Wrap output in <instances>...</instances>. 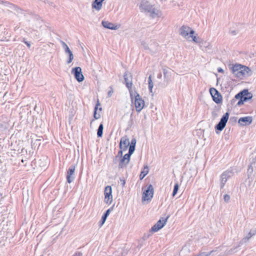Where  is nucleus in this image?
I'll return each mask as SVG.
<instances>
[{
	"label": "nucleus",
	"instance_id": "603ef678",
	"mask_svg": "<svg viewBox=\"0 0 256 256\" xmlns=\"http://www.w3.org/2000/svg\"><path fill=\"white\" fill-rule=\"evenodd\" d=\"M246 97H248V94H246Z\"/></svg>",
	"mask_w": 256,
	"mask_h": 256
},
{
	"label": "nucleus",
	"instance_id": "c03bdc74",
	"mask_svg": "<svg viewBox=\"0 0 256 256\" xmlns=\"http://www.w3.org/2000/svg\"><path fill=\"white\" fill-rule=\"evenodd\" d=\"M218 71L219 72L224 73V71L221 68H218Z\"/></svg>",
	"mask_w": 256,
	"mask_h": 256
},
{
	"label": "nucleus",
	"instance_id": "f03ea898",
	"mask_svg": "<svg viewBox=\"0 0 256 256\" xmlns=\"http://www.w3.org/2000/svg\"><path fill=\"white\" fill-rule=\"evenodd\" d=\"M134 98V104L137 112H140L144 106V102L136 92L134 91L132 100Z\"/></svg>",
	"mask_w": 256,
	"mask_h": 256
},
{
	"label": "nucleus",
	"instance_id": "bb28decb",
	"mask_svg": "<svg viewBox=\"0 0 256 256\" xmlns=\"http://www.w3.org/2000/svg\"><path fill=\"white\" fill-rule=\"evenodd\" d=\"M60 43H61V44L64 50V52L66 53V54H68L69 52H70L71 51V50L70 49L69 47L66 44V43L62 40H60Z\"/></svg>",
	"mask_w": 256,
	"mask_h": 256
},
{
	"label": "nucleus",
	"instance_id": "ea45409f",
	"mask_svg": "<svg viewBox=\"0 0 256 256\" xmlns=\"http://www.w3.org/2000/svg\"><path fill=\"white\" fill-rule=\"evenodd\" d=\"M82 256V254L81 252H76L73 255V256Z\"/></svg>",
	"mask_w": 256,
	"mask_h": 256
},
{
	"label": "nucleus",
	"instance_id": "aec40b11",
	"mask_svg": "<svg viewBox=\"0 0 256 256\" xmlns=\"http://www.w3.org/2000/svg\"><path fill=\"white\" fill-rule=\"evenodd\" d=\"M242 92H246L242 94V96L241 98V99L244 102H246L248 100H250L252 98V94L251 93L249 92L248 90H242Z\"/></svg>",
	"mask_w": 256,
	"mask_h": 256
},
{
	"label": "nucleus",
	"instance_id": "a19ab883",
	"mask_svg": "<svg viewBox=\"0 0 256 256\" xmlns=\"http://www.w3.org/2000/svg\"><path fill=\"white\" fill-rule=\"evenodd\" d=\"M244 102L242 99H240V100L238 102V106H240V105H242V104H244Z\"/></svg>",
	"mask_w": 256,
	"mask_h": 256
},
{
	"label": "nucleus",
	"instance_id": "4c0bfd02",
	"mask_svg": "<svg viewBox=\"0 0 256 256\" xmlns=\"http://www.w3.org/2000/svg\"><path fill=\"white\" fill-rule=\"evenodd\" d=\"M142 46H143V48L145 49V50H148V44H146V42L142 41Z\"/></svg>",
	"mask_w": 256,
	"mask_h": 256
},
{
	"label": "nucleus",
	"instance_id": "473e14b6",
	"mask_svg": "<svg viewBox=\"0 0 256 256\" xmlns=\"http://www.w3.org/2000/svg\"><path fill=\"white\" fill-rule=\"evenodd\" d=\"M178 190V183L176 184L174 186L173 192H172V196H174L176 194Z\"/></svg>",
	"mask_w": 256,
	"mask_h": 256
},
{
	"label": "nucleus",
	"instance_id": "cd10ccee",
	"mask_svg": "<svg viewBox=\"0 0 256 256\" xmlns=\"http://www.w3.org/2000/svg\"><path fill=\"white\" fill-rule=\"evenodd\" d=\"M104 126L102 124H100L97 132V135L98 137H102L103 133Z\"/></svg>",
	"mask_w": 256,
	"mask_h": 256
},
{
	"label": "nucleus",
	"instance_id": "4be33fe9",
	"mask_svg": "<svg viewBox=\"0 0 256 256\" xmlns=\"http://www.w3.org/2000/svg\"><path fill=\"white\" fill-rule=\"evenodd\" d=\"M136 138H133L130 144V147H129V150L128 152H130V154H133L134 150H135V146L136 144Z\"/></svg>",
	"mask_w": 256,
	"mask_h": 256
},
{
	"label": "nucleus",
	"instance_id": "f3484780",
	"mask_svg": "<svg viewBox=\"0 0 256 256\" xmlns=\"http://www.w3.org/2000/svg\"><path fill=\"white\" fill-rule=\"evenodd\" d=\"M102 24L104 28L112 30H116L120 26V24H116L108 21L104 20L102 22Z\"/></svg>",
	"mask_w": 256,
	"mask_h": 256
},
{
	"label": "nucleus",
	"instance_id": "6ab92c4d",
	"mask_svg": "<svg viewBox=\"0 0 256 256\" xmlns=\"http://www.w3.org/2000/svg\"><path fill=\"white\" fill-rule=\"evenodd\" d=\"M252 118L251 116L240 118L238 120V123L242 125H248L252 122Z\"/></svg>",
	"mask_w": 256,
	"mask_h": 256
},
{
	"label": "nucleus",
	"instance_id": "c85d7f7f",
	"mask_svg": "<svg viewBox=\"0 0 256 256\" xmlns=\"http://www.w3.org/2000/svg\"><path fill=\"white\" fill-rule=\"evenodd\" d=\"M110 209H108V210L106 213L102 216V224L106 221L108 216L109 215L110 212Z\"/></svg>",
	"mask_w": 256,
	"mask_h": 256
},
{
	"label": "nucleus",
	"instance_id": "0eeeda50",
	"mask_svg": "<svg viewBox=\"0 0 256 256\" xmlns=\"http://www.w3.org/2000/svg\"><path fill=\"white\" fill-rule=\"evenodd\" d=\"M153 5L150 0H142L138 4V7L140 12L144 13Z\"/></svg>",
	"mask_w": 256,
	"mask_h": 256
},
{
	"label": "nucleus",
	"instance_id": "423d86ee",
	"mask_svg": "<svg viewBox=\"0 0 256 256\" xmlns=\"http://www.w3.org/2000/svg\"><path fill=\"white\" fill-rule=\"evenodd\" d=\"M180 34L182 36L189 40L190 38V35L194 34V31L192 30L190 28L184 26L180 28Z\"/></svg>",
	"mask_w": 256,
	"mask_h": 256
},
{
	"label": "nucleus",
	"instance_id": "4468645a",
	"mask_svg": "<svg viewBox=\"0 0 256 256\" xmlns=\"http://www.w3.org/2000/svg\"><path fill=\"white\" fill-rule=\"evenodd\" d=\"M168 217L166 218H162L160 219L152 228V230L154 232H156L161 229L166 224Z\"/></svg>",
	"mask_w": 256,
	"mask_h": 256
},
{
	"label": "nucleus",
	"instance_id": "7c9ffc66",
	"mask_svg": "<svg viewBox=\"0 0 256 256\" xmlns=\"http://www.w3.org/2000/svg\"><path fill=\"white\" fill-rule=\"evenodd\" d=\"M190 38H192V40L195 42L196 43H200V40L199 38H197L196 36H194V34L190 35Z\"/></svg>",
	"mask_w": 256,
	"mask_h": 256
},
{
	"label": "nucleus",
	"instance_id": "a878e982",
	"mask_svg": "<svg viewBox=\"0 0 256 256\" xmlns=\"http://www.w3.org/2000/svg\"><path fill=\"white\" fill-rule=\"evenodd\" d=\"M148 166H144V170H142V171L141 172L140 174V180H142L144 178V177L148 174Z\"/></svg>",
	"mask_w": 256,
	"mask_h": 256
},
{
	"label": "nucleus",
	"instance_id": "2f4dec72",
	"mask_svg": "<svg viewBox=\"0 0 256 256\" xmlns=\"http://www.w3.org/2000/svg\"><path fill=\"white\" fill-rule=\"evenodd\" d=\"M68 54V60L67 61L68 64H70L74 60V56L72 52Z\"/></svg>",
	"mask_w": 256,
	"mask_h": 256
},
{
	"label": "nucleus",
	"instance_id": "dca6fc26",
	"mask_svg": "<svg viewBox=\"0 0 256 256\" xmlns=\"http://www.w3.org/2000/svg\"><path fill=\"white\" fill-rule=\"evenodd\" d=\"M76 167L74 166H71L67 172L66 180L70 184L72 182L74 178V172Z\"/></svg>",
	"mask_w": 256,
	"mask_h": 256
},
{
	"label": "nucleus",
	"instance_id": "5701e85b",
	"mask_svg": "<svg viewBox=\"0 0 256 256\" xmlns=\"http://www.w3.org/2000/svg\"><path fill=\"white\" fill-rule=\"evenodd\" d=\"M200 47L204 50L208 51L212 48V46L209 42H204L200 44Z\"/></svg>",
	"mask_w": 256,
	"mask_h": 256
},
{
	"label": "nucleus",
	"instance_id": "ddd939ff",
	"mask_svg": "<svg viewBox=\"0 0 256 256\" xmlns=\"http://www.w3.org/2000/svg\"><path fill=\"white\" fill-rule=\"evenodd\" d=\"M210 92L212 95L214 101L216 104H220L222 100V96L218 91L214 88H212L210 89Z\"/></svg>",
	"mask_w": 256,
	"mask_h": 256
},
{
	"label": "nucleus",
	"instance_id": "1a4fd4ad",
	"mask_svg": "<svg viewBox=\"0 0 256 256\" xmlns=\"http://www.w3.org/2000/svg\"><path fill=\"white\" fill-rule=\"evenodd\" d=\"M256 232H249L248 234L240 242L238 246L237 247H236L234 248H231L228 250H226L225 252V254H232L234 250L236 248L240 246L246 242L247 240L253 236L255 235Z\"/></svg>",
	"mask_w": 256,
	"mask_h": 256
},
{
	"label": "nucleus",
	"instance_id": "79ce46f5",
	"mask_svg": "<svg viewBox=\"0 0 256 256\" xmlns=\"http://www.w3.org/2000/svg\"><path fill=\"white\" fill-rule=\"evenodd\" d=\"M123 151H124L123 150H120L118 152V156H122V152H123Z\"/></svg>",
	"mask_w": 256,
	"mask_h": 256
},
{
	"label": "nucleus",
	"instance_id": "20e7f679",
	"mask_svg": "<svg viewBox=\"0 0 256 256\" xmlns=\"http://www.w3.org/2000/svg\"><path fill=\"white\" fill-rule=\"evenodd\" d=\"M144 13L152 18H160L162 16V12L156 8L154 4Z\"/></svg>",
	"mask_w": 256,
	"mask_h": 256
},
{
	"label": "nucleus",
	"instance_id": "8fccbe9b",
	"mask_svg": "<svg viewBox=\"0 0 256 256\" xmlns=\"http://www.w3.org/2000/svg\"><path fill=\"white\" fill-rule=\"evenodd\" d=\"M101 110H102V108H100V111H101Z\"/></svg>",
	"mask_w": 256,
	"mask_h": 256
},
{
	"label": "nucleus",
	"instance_id": "c9c22d12",
	"mask_svg": "<svg viewBox=\"0 0 256 256\" xmlns=\"http://www.w3.org/2000/svg\"><path fill=\"white\" fill-rule=\"evenodd\" d=\"M253 172V168L251 166H248V176H249L250 174H251Z\"/></svg>",
	"mask_w": 256,
	"mask_h": 256
},
{
	"label": "nucleus",
	"instance_id": "7ed1b4c3",
	"mask_svg": "<svg viewBox=\"0 0 256 256\" xmlns=\"http://www.w3.org/2000/svg\"><path fill=\"white\" fill-rule=\"evenodd\" d=\"M154 188L152 184L148 186L146 190L143 192L142 200V201H150L152 200L154 195Z\"/></svg>",
	"mask_w": 256,
	"mask_h": 256
},
{
	"label": "nucleus",
	"instance_id": "37998d69",
	"mask_svg": "<svg viewBox=\"0 0 256 256\" xmlns=\"http://www.w3.org/2000/svg\"><path fill=\"white\" fill-rule=\"evenodd\" d=\"M214 251L215 252L213 253L212 254H210V256H222V255L221 254H216V251Z\"/></svg>",
	"mask_w": 256,
	"mask_h": 256
},
{
	"label": "nucleus",
	"instance_id": "a18cd8bd",
	"mask_svg": "<svg viewBox=\"0 0 256 256\" xmlns=\"http://www.w3.org/2000/svg\"><path fill=\"white\" fill-rule=\"evenodd\" d=\"M24 43L26 44V46H28V48H30V42H24Z\"/></svg>",
	"mask_w": 256,
	"mask_h": 256
},
{
	"label": "nucleus",
	"instance_id": "c756f323",
	"mask_svg": "<svg viewBox=\"0 0 256 256\" xmlns=\"http://www.w3.org/2000/svg\"><path fill=\"white\" fill-rule=\"evenodd\" d=\"M148 88L150 90V92H152V88H153V86H154V84H153V82H152V80L151 79V76H150L148 77Z\"/></svg>",
	"mask_w": 256,
	"mask_h": 256
},
{
	"label": "nucleus",
	"instance_id": "e433bc0d",
	"mask_svg": "<svg viewBox=\"0 0 256 256\" xmlns=\"http://www.w3.org/2000/svg\"><path fill=\"white\" fill-rule=\"evenodd\" d=\"M114 91L112 87H110V90L108 92V97H110L112 96V94H113Z\"/></svg>",
	"mask_w": 256,
	"mask_h": 256
},
{
	"label": "nucleus",
	"instance_id": "09e8293b",
	"mask_svg": "<svg viewBox=\"0 0 256 256\" xmlns=\"http://www.w3.org/2000/svg\"><path fill=\"white\" fill-rule=\"evenodd\" d=\"M40 26L39 25V26H37L36 27V28H38V27H40Z\"/></svg>",
	"mask_w": 256,
	"mask_h": 256
},
{
	"label": "nucleus",
	"instance_id": "f8f14e48",
	"mask_svg": "<svg viewBox=\"0 0 256 256\" xmlns=\"http://www.w3.org/2000/svg\"><path fill=\"white\" fill-rule=\"evenodd\" d=\"M229 114L228 112L226 113L221 118L220 122L216 124V128L218 130H222L225 127L228 119Z\"/></svg>",
	"mask_w": 256,
	"mask_h": 256
},
{
	"label": "nucleus",
	"instance_id": "9b49d317",
	"mask_svg": "<svg viewBox=\"0 0 256 256\" xmlns=\"http://www.w3.org/2000/svg\"><path fill=\"white\" fill-rule=\"evenodd\" d=\"M112 190L110 186H107L104 190V202L110 204L112 201Z\"/></svg>",
	"mask_w": 256,
	"mask_h": 256
},
{
	"label": "nucleus",
	"instance_id": "9d476101",
	"mask_svg": "<svg viewBox=\"0 0 256 256\" xmlns=\"http://www.w3.org/2000/svg\"><path fill=\"white\" fill-rule=\"evenodd\" d=\"M232 172L230 170H227L224 172L220 176V188H222L226 182H227L228 180L232 176Z\"/></svg>",
	"mask_w": 256,
	"mask_h": 256
},
{
	"label": "nucleus",
	"instance_id": "2eb2a0df",
	"mask_svg": "<svg viewBox=\"0 0 256 256\" xmlns=\"http://www.w3.org/2000/svg\"><path fill=\"white\" fill-rule=\"evenodd\" d=\"M132 154H130V152H128V154H126L120 160L118 164V167L120 168H123L126 166L130 162V158Z\"/></svg>",
	"mask_w": 256,
	"mask_h": 256
},
{
	"label": "nucleus",
	"instance_id": "b1692460",
	"mask_svg": "<svg viewBox=\"0 0 256 256\" xmlns=\"http://www.w3.org/2000/svg\"><path fill=\"white\" fill-rule=\"evenodd\" d=\"M100 105V104L99 103L98 101V102L94 110V118L96 120H98L100 118V113H97V110L98 109V106Z\"/></svg>",
	"mask_w": 256,
	"mask_h": 256
},
{
	"label": "nucleus",
	"instance_id": "f257e3e1",
	"mask_svg": "<svg viewBox=\"0 0 256 256\" xmlns=\"http://www.w3.org/2000/svg\"><path fill=\"white\" fill-rule=\"evenodd\" d=\"M230 68L233 74L240 78L250 74V69L248 67L241 64H236L233 65Z\"/></svg>",
	"mask_w": 256,
	"mask_h": 256
},
{
	"label": "nucleus",
	"instance_id": "6e6552de",
	"mask_svg": "<svg viewBox=\"0 0 256 256\" xmlns=\"http://www.w3.org/2000/svg\"><path fill=\"white\" fill-rule=\"evenodd\" d=\"M72 74H74L75 78L78 82H82L84 80V76L82 74V68L79 67H76L72 69Z\"/></svg>",
	"mask_w": 256,
	"mask_h": 256
},
{
	"label": "nucleus",
	"instance_id": "de8ad7c7",
	"mask_svg": "<svg viewBox=\"0 0 256 256\" xmlns=\"http://www.w3.org/2000/svg\"><path fill=\"white\" fill-rule=\"evenodd\" d=\"M22 42H26V38H23V40H22Z\"/></svg>",
	"mask_w": 256,
	"mask_h": 256
},
{
	"label": "nucleus",
	"instance_id": "393cba45",
	"mask_svg": "<svg viewBox=\"0 0 256 256\" xmlns=\"http://www.w3.org/2000/svg\"><path fill=\"white\" fill-rule=\"evenodd\" d=\"M10 8H12V10L14 11V12L15 14H16L18 15H19L20 14L22 13V10L19 8L17 6H16L12 4H10Z\"/></svg>",
	"mask_w": 256,
	"mask_h": 256
},
{
	"label": "nucleus",
	"instance_id": "72a5a7b5",
	"mask_svg": "<svg viewBox=\"0 0 256 256\" xmlns=\"http://www.w3.org/2000/svg\"><path fill=\"white\" fill-rule=\"evenodd\" d=\"M224 199L226 202H228L230 200V196L226 194L224 196Z\"/></svg>",
	"mask_w": 256,
	"mask_h": 256
},
{
	"label": "nucleus",
	"instance_id": "3c124183",
	"mask_svg": "<svg viewBox=\"0 0 256 256\" xmlns=\"http://www.w3.org/2000/svg\"><path fill=\"white\" fill-rule=\"evenodd\" d=\"M166 74V72H165V71L164 70V75L165 76Z\"/></svg>",
	"mask_w": 256,
	"mask_h": 256
},
{
	"label": "nucleus",
	"instance_id": "412c9836",
	"mask_svg": "<svg viewBox=\"0 0 256 256\" xmlns=\"http://www.w3.org/2000/svg\"><path fill=\"white\" fill-rule=\"evenodd\" d=\"M10 124L8 120L2 121L0 124V130L2 132L4 131L10 127Z\"/></svg>",
	"mask_w": 256,
	"mask_h": 256
},
{
	"label": "nucleus",
	"instance_id": "58836bf2",
	"mask_svg": "<svg viewBox=\"0 0 256 256\" xmlns=\"http://www.w3.org/2000/svg\"><path fill=\"white\" fill-rule=\"evenodd\" d=\"M120 182L121 185L124 186L125 185L126 181L124 179L120 178Z\"/></svg>",
	"mask_w": 256,
	"mask_h": 256
},
{
	"label": "nucleus",
	"instance_id": "f704fd0d",
	"mask_svg": "<svg viewBox=\"0 0 256 256\" xmlns=\"http://www.w3.org/2000/svg\"><path fill=\"white\" fill-rule=\"evenodd\" d=\"M244 92H242H242H240V93H238V94H236V96H235V98H236V99H239V98H240V99H241V98H242V94H243V93H244Z\"/></svg>",
	"mask_w": 256,
	"mask_h": 256
},
{
	"label": "nucleus",
	"instance_id": "a211bd4d",
	"mask_svg": "<svg viewBox=\"0 0 256 256\" xmlns=\"http://www.w3.org/2000/svg\"><path fill=\"white\" fill-rule=\"evenodd\" d=\"M130 145V140L126 136L121 138L120 143V150H126Z\"/></svg>",
	"mask_w": 256,
	"mask_h": 256
},
{
	"label": "nucleus",
	"instance_id": "49530a36",
	"mask_svg": "<svg viewBox=\"0 0 256 256\" xmlns=\"http://www.w3.org/2000/svg\"><path fill=\"white\" fill-rule=\"evenodd\" d=\"M126 252H124V253H122V256H126Z\"/></svg>",
	"mask_w": 256,
	"mask_h": 256
},
{
	"label": "nucleus",
	"instance_id": "39448f33",
	"mask_svg": "<svg viewBox=\"0 0 256 256\" xmlns=\"http://www.w3.org/2000/svg\"><path fill=\"white\" fill-rule=\"evenodd\" d=\"M124 79L126 86L128 89L130 98H132L134 92L132 90V76L130 74H128V72H126L124 74Z\"/></svg>",
	"mask_w": 256,
	"mask_h": 256
}]
</instances>
